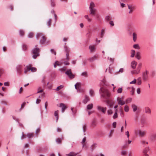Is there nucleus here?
Instances as JSON below:
<instances>
[{"mask_svg":"<svg viewBox=\"0 0 156 156\" xmlns=\"http://www.w3.org/2000/svg\"><path fill=\"white\" fill-rule=\"evenodd\" d=\"M99 92L101 97L109 98L111 96V93L106 86L101 87L100 89Z\"/></svg>","mask_w":156,"mask_h":156,"instance_id":"obj_1","label":"nucleus"},{"mask_svg":"<svg viewBox=\"0 0 156 156\" xmlns=\"http://www.w3.org/2000/svg\"><path fill=\"white\" fill-rule=\"evenodd\" d=\"M37 45L35 46V48L32 49L31 52L33 53V55H32V58L34 59H36L37 56H39L40 49L37 48Z\"/></svg>","mask_w":156,"mask_h":156,"instance_id":"obj_2","label":"nucleus"},{"mask_svg":"<svg viewBox=\"0 0 156 156\" xmlns=\"http://www.w3.org/2000/svg\"><path fill=\"white\" fill-rule=\"evenodd\" d=\"M95 6V4L93 2H91L90 3L89 6V10L90 11V13L92 16L95 15V12L96 9L94 8Z\"/></svg>","mask_w":156,"mask_h":156,"instance_id":"obj_3","label":"nucleus"},{"mask_svg":"<svg viewBox=\"0 0 156 156\" xmlns=\"http://www.w3.org/2000/svg\"><path fill=\"white\" fill-rule=\"evenodd\" d=\"M146 133V131L144 130L140 129L137 130V135L141 138L144 137Z\"/></svg>","mask_w":156,"mask_h":156,"instance_id":"obj_4","label":"nucleus"},{"mask_svg":"<svg viewBox=\"0 0 156 156\" xmlns=\"http://www.w3.org/2000/svg\"><path fill=\"white\" fill-rule=\"evenodd\" d=\"M49 42L50 41L47 40L46 38L44 36L42 38H41L39 42L40 44H41L44 45H48Z\"/></svg>","mask_w":156,"mask_h":156,"instance_id":"obj_5","label":"nucleus"},{"mask_svg":"<svg viewBox=\"0 0 156 156\" xmlns=\"http://www.w3.org/2000/svg\"><path fill=\"white\" fill-rule=\"evenodd\" d=\"M65 74L70 79H73L75 77V75L72 73L71 69L67 70L65 72Z\"/></svg>","mask_w":156,"mask_h":156,"instance_id":"obj_6","label":"nucleus"},{"mask_svg":"<svg viewBox=\"0 0 156 156\" xmlns=\"http://www.w3.org/2000/svg\"><path fill=\"white\" fill-rule=\"evenodd\" d=\"M16 68L17 73L19 75H20L23 71L22 66L21 65H18L16 66Z\"/></svg>","mask_w":156,"mask_h":156,"instance_id":"obj_7","label":"nucleus"},{"mask_svg":"<svg viewBox=\"0 0 156 156\" xmlns=\"http://www.w3.org/2000/svg\"><path fill=\"white\" fill-rule=\"evenodd\" d=\"M147 122L146 119L142 118L141 119L139 125L141 127H143L144 125L147 124Z\"/></svg>","mask_w":156,"mask_h":156,"instance_id":"obj_8","label":"nucleus"},{"mask_svg":"<svg viewBox=\"0 0 156 156\" xmlns=\"http://www.w3.org/2000/svg\"><path fill=\"white\" fill-rule=\"evenodd\" d=\"M97 109L98 111H101L103 113L105 114V113L106 110V107L103 108V107L101 106H97Z\"/></svg>","mask_w":156,"mask_h":156,"instance_id":"obj_9","label":"nucleus"},{"mask_svg":"<svg viewBox=\"0 0 156 156\" xmlns=\"http://www.w3.org/2000/svg\"><path fill=\"white\" fill-rule=\"evenodd\" d=\"M89 48L90 52H94L96 50L95 45H90L89 46Z\"/></svg>","mask_w":156,"mask_h":156,"instance_id":"obj_10","label":"nucleus"},{"mask_svg":"<svg viewBox=\"0 0 156 156\" xmlns=\"http://www.w3.org/2000/svg\"><path fill=\"white\" fill-rule=\"evenodd\" d=\"M150 149L149 147H146L145 148L143 151V156L149 155L147 153L149 151Z\"/></svg>","mask_w":156,"mask_h":156,"instance_id":"obj_11","label":"nucleus"},{"mask_svg":"<svg viewBox=\"0 0 156 156\" xmlns=\"http://www.w3.org/2000/svg\"><path fill=\"white\" fill-rule=\"evenodd\" d=\"M28 68V69H29V71H31L32 72H34L37 71V69L35 67H32L30 65L27 66Z\"/></svg>","mask_w":156,"mask_h":156,"instance_id":"obj_12","label":"nucleus"},{"mask_svg":"<svg viewBox=\"0 0 156 156\" xmlns=\"http://www.w3.org/2000/svg\"><path fill=\"white\" fill-rule=\"evenodd\" d=\"M98 57V56L94 55L92 57L88 58V60H89L90 62H93L94 61L97 60Z\"/></svg>","mask_w":156,"mask_h":156,"instance_id":"obj_13","label":"nucleus"},{"mask_svg":"<svg viewBox=\"0 0 156 156\" xmlns=\"http://www.w3.org/2000/svg\"><path fill=\"white\" fill-rule=\"evenodd\" d=\"M105 103L107 106L110 107H112L113 104V103L112 101L108 99H107L105 100Z\"/></svg>","mask_w":156,"mask_h":156,"instance_id":"obj_14","label":"nucleus"},{"mask_svg":"<svg viewBox=\"0 0 156 156\" xmlns=\"http://www.w3.org/2000/svg\"><path fill=\"white\" fill-rule=\"evenodd\" d=\"M59 107L61 108L62 112L63 113L65 110L66 109V107L65 105L63 103H60V104Z\"/></svg>","mask_w":156,"mask_h":156,"instance_id":"obj_15","label":"nucleus"},{"mask_svg":"<svg viewBox=\"0 0 156 156\" xmlns=\"http://www.w3.org/2000/svg\"><path fill=\"white\" fill-rule=\"evenodd\" d=\"M142 64L141 62H139L138 65V67L137 68V74L140 72V69L142 67Z\"/></svg>","mask_w":156,"mask_h":156,"instance_id":"obj_16","label":"nucleus"},{"mask_svg":"<svg viewBox=\"0 0 156 156\" xmlns=\"http://www.w3.org/2000/svg\"><path fill=\"white\" fill-rule=\"evenodd\" d=\"M144 111L146 114L150 115L151 114V109L148 107H146L144 109Z\"/></svg>","mask_w":156,"mask_h":156,"instance_id":"obj_17","label":"nucleus"},{"mask_svg":"<svg viewBox=\"0 0 156 156\" xmlns=\"http://www.w3.org/2000/svg\"><path fill=\"white\" fill-rule=\"evenodd\" d=\"M44 36V35L42 33H38L36 34V38L37 40H38L40 39H41Z\"/></svg>","mask_w":156,"mask_h":156,"instance_id":"obj_18","label":"nucleus"},{"mask_svg":"<svg viewBox=\"0 0 156 156\" xmlns=\"http://www.w3.org/2000/svg\"><path fill=\"white\" fill-rule=\"evenodd\" d=\"M136 66V63L134 61H132L131 63V67L133 69H135Z\"/></svg>","mask_w":156,"mask_h":156,"instance_id":"obj_19","label":"nucleus"},{"mask_svg":"<svg viewBox=\"0 0 156 156\" xmlns=\"http://www.w3.org/2000/svg\"><path fill=\"white\" fill-rule=\"evenodd\" d=\"M150 139L151 141L156 140V134L153 133L150 136Z\"/></svg>","mask_w":156,"mask_h":156,"instance_id":"obj_20","label":"nucleus"},{"mask_svg":"<svg viewBox=\"0 0 156 156\" xmlns=\"http://www.w3.org/2000/svg\"><path fill=\"white\" fill-rule=\"evenodd\" d=\"M117 100L118 101L119 104L121 105H123L126 103L124 101L121 100V98H117Z\"/></svg>","mask_w":156,"mask_h":156,"instance_id":"obj_21","label":"nucleus"},{"mask_svg":"<svg viewBox=\"0 0 156 156\" xmlns=\"http://www.w3.org/2000/svg\"><path fill=\"white\" fill-rule=\"evenodd\" d=\"M142 76L143 77V79L144 81H146L148 80V75L142 73Z\"/></svg>","mask_w":156,"mask_h":156,"instance_id":"obj_22","label":"nucleus"},{"mask_svg":"<svg viewBox=\"0 0 156 156\" xmlns=\"http://www.w3.org/2000/svg\"><path fill=\"white\" fill-rule=\"evenodd\" d=\"M78 153H75L74 152H71L69 154H67L66 155L67 156H76L77 155Z\"/></svg>","mask_w":156,"mask_h":156,"instance_id":"obj_23","label":"nucleus"},{"mask_svg":"<svg viewBox=\"0 0 156 156\" xmlns=\"http://www.w3.org/2000/svg\"><path fill=\"white\" fill-rule=\"evenodd\" d=\"M127 89H129L131 95H133V94L135 90V88H134L133 87H128Z\"/></svg>","mask_w":156,"mask_h":156,"instance_id":"obj_24","label":"nucleus"},{"mask_svg":"<svg viewBox=\"0 0 156 156\" xmlns=\"http://www.w3.org/2000/svg\"><path fill=\"white\" fill-rule=\"evenodd\" d=\"M58 110L56 111L55 112L54 116L56 117V122H57L58 119Z\"/></svg>","mask_w":156,"mask_h":156,"instance_id":"obj_25","label":"nucleus"},{"mask_svg":"<svg viewBox=\"0 0 156 156\" xmlns=\"http://www.w3.org/2000/svg\"><path fill=\"white\" fill-rule=\"evenodd\" d=\"M132 142L131 140H128V144L126 142L125 145H123L122 147V148L123 149L126 148L128 147V144H130Z\"/></svg>","mask_w":156,"mask_h":156,"instance_id":"obj_26","label":"nucleus"},{"mask_svg":"<svg viewBox=\"0 0 156 156\" xmlns=\"http://www.w3.org/2000/svg\"><path fill=\"white\" fill-rule=\"evenodd\" d=\"M89 94L90 97H93L94 96V90L90 89L89 91Z\"/></svg>","mask_w":156,"mask_h":156,"instance_id":"obj_27","label":"nucleus"},{"mask_svg":"<svg viewBox=\"0 0 156 156\" xmlns=\"http://www.w3.org/2000/svg\"><path fill=\"white\" fill-rule=\"evenodd\" d=\"M22 50L23 51H26L28 48V46L27 45L24 44H23L22 45Z\"/></svg>","mask_w":156,"mask_h":156,"instance_id":"obj_28","label":"nucleus"},{"mask_svg":"<svg viewBox=\"0 0 156 156\" xmlns=\"http://www.w3.org/2000/svg\"><path fill=\"white\" fill-rule=\"evenodd\" d=\"M93 107V105L92 104H90L87 105V110H90Z\"/></svg>","mask_w":156,"mask_h":156,"instance_id":"obj_29","label":"nucleus"},{"mask_svg":"<svg viewBox=\"0 0 156 156\" xmlns=\"http://www.w3.org/2000/svg\"><path fill=\"white\" fill-rule=\"evenodd\" d=\"M51 5L52 7H54L55 6L56 4L55 0H50Z\"/></svg>","mask_w":156,"mask_h":156,"instance_id":"obj_30","label":"nucleus"},{"mask_svg":"<svg viewBox=\"0 0 156 156\" xmlns=\"http://www.w3.org/2000/svg\"><path fill=\"white\" fill-rule=\"evenodd\" d=\"M97 147V144H94L91 146L90 149L91 151H93Z\"/></svg>","mask_w":156,"mask_h":156,"instance_id":"obj_31","label":"nucleus"},{"mask_svg":"<svg viewBox=\"0 0 156 156\" xmlns=\"http://www.w3.org/2000/svg\"><path fill=\"white\" fill-rule=\"evenodd\" d=\"M142 78L141 77H139L137 79V84L140 85L142 83Z\"/></svg>","mask_w":156,"mask_h":156,"instance_id":"obj_32","label":"nucleus"},{"mask_svg":"<svg viewBox=\"0 0 156 156\" xmlns=\"http://www.w3.org/2000/svg\"><path fill=\"white\" fill-rule=\"evenodd\" d=\"M105 34V30L104 29H102L101 30V37L102 38Z\"/></svg>","mask_w":156,"mask_h":156,"instance_id":"obj_33","label":"nucleus"},{"mask_svg":"<svg viewBox=\"0 0 156 156\" xmlns=\"http://www.w3.org/2000/svg\"><path fill=\"white\" fill-rule=\"evenodd\" d=\"M64 49L65 51L66 52H69L70 49L66 45H64Z\"/></svg>","mask_w":156,"mask_h":156,"instance_id":"obj_34","label":"nucleus"},{"mask_svg":"<svg viewBox=\"0 0 156 156\" xmlns=\"http://www.w3.org/2000/svg\"><path fill=\"white\" fill-rule=\"evenodd\" d=\"M135 51L132 50H131V57H133L135 55Z\"/></svg>","mask_w":156,"mask_h":156,"instance_id":"obj_35","label":"nucleus"},{"mask_svg":"<svg viewBox=\"0 0 156 156\" xmlns=\"http://www.w3.org/2000/svg\"><path fill=\"white\" fill-rule=\"evenodd\" d=\"M28 103V102H24L22 104H21V108H20V109H19V111H21V109H22V108H23L24 107L25 105L26 104V103Z\"/></svg>","mask_w":156,"mask_h":156,"instance_id":"obj_36","label":"nucleus"},{"mask_svg":"<svg viewBox=\"0 0 156 156\" xmlns=\"http://www.w3.org/2000/svg\"><path fill=\"white\" fill-rule=\"evenodd\" d=\"M81 75L85 77H87L88 75L87 72H84L81 73Z\"/></svg>","mask_w":156,"mask_h":156,"instance_id":"obj_37","label":"nucleus"},{"mask_svg":"<svg viewBox=\"0 0 156 156\" xmlns=\"http://www.w3.org/2000/svg\"><path fill=\"white\" fill-rule=\"evenodd\" d=\"M141 53L139 52H137V59L140 60L141 59Z\"/></svg>","mask_w":156,"mask_h":156,"instance_id":"obj_38","label":"nucleus"},{"mask_svg":"<svg viewBox=\"0 0 156 156\" xmlns=\"http://www.w3.org/2000/svg\"><path fill=\"white\" fill-rule=\"evenodd\" d=\"M80 83H76L75 85V88L77 90H78V87L79 86H80Z\"/></svg>","mask_w":156,"mask_h":156,"instance_id":"obj_39","label":"nucleus"},{"mask_svg":"<svg viewBox=\"0 0 156 156\" xmlns=\"http://www.w3.org/2000/svg\"><path fill=\"white\" fill-rule=\"evenodd\" d=\"M27 135L28 138L30 139L33 136L34 134L32 133H29L27 134Z\"/></svg>","mask_w":156,"mask_h":156,"instance_id":"obj_40","label":"nucleus"},{"mask_svg":"<svg viewBox=\"0 0 156 156\" xmlns=\"http://www.w3.org/2000/svg\"><path fill=\"white\" fill-rule=\"evenodd\" d=\"M63 87V86L62 85H61L59 86L57 88L55 89V90L56 91H58L59 90L61 89Z\"/></svg>","mask_w":156,"mask_h":156,"instance_id":"obj_41","label":"nucleus"},{"mask_svg":"<svg viewBox=\"0 0 156 156\" xmlns=\"http://www.w3.org/2000/svg\"><path fill=\"white\" fill-rule=\"evenodd\" d=\"M117 117H118V114L117 113V110L116 109L115 110V113L113 116V119H115L116 118H117Z\"/></svg>","mask_w":156,"mask_h":156,"instance_id":"obj_42","label":"nucleus"},{"mask_svg":"<svg viewBox=\"0 0 156 156\" xmlns=\"http://www.w3.org/2000/svg\"><path fill=\"white\" fill-rule=\"evenodd\" d=\"M89 101H90L89 98H85V99L83 101V102L84 104H86Z\"/></svg>","mask_w":156,"mask_h":156,"instance_id":"obj_43","label":"nucleus"},{"mask_svg":"<svg viewBox=\"0 0 156 156\" xmlns=\"http://www.w3.org/2000/svg\"><path fill=\"white\" fill-rule=\"evenodd\" d=\"M122 91V87H119L118 89L117 90V93H121Z\"/></svg>","mask_w":156,"mask_h":156,"instance_id":"obj_44","label":"nucleus"},{"mask_svg":"<svg viewBox=\"0 0 156 156\" xmlns=\"http://www.w3.org/2000/svg\"><path fill=\"white\" fill-rule=\"evenodd\" d=\"M105 19L106 21H109L111 20L112 18L110 16H107L105 17Z\"/></svg>","mask_w":156,"mask_h":156,"instance_id":"obj_45","label":"nucleus"},{"mask_svg":"<svg viewBox=\"0 0 156 156\" xmlns=\"http://www.w3.org/2000/svg\"><path fill=\"white\" fill-rule=\"evenodd\" d=\"M84 17L85 19L87 20L89 22H90L91 20L89 18L88 16L87 15H86L84 16Z\"/></svg>","mask_w":156,"mask_h":156,"instance_id":"obj_46","label":"nucleus"},{"mask_svg":"<svg viewBox=\"0 0 156 156\" xmlns=\"http://www.w3.org/2000/svg\"><path fill=\"white\" fill-rule=\"evenodd\" d=\"M34 35V34L33 32H30L29 33L28 36L29 38H31Z\"/></svg>","mask_w":156,"mask_h":156,"instance_id":"obj_47","label":"nucleus"},{"mask_svg":"<svg viewBox=\"0 0 156 156\" xmlns=\"http://www.w3.org/2000/svg\"><path fill=\"white\" fill-rule=\"evenodd\" d=\"M27 68H28V67L27 66H26V67L24 69V73L25 74H27V73L28 71H29V69H27Z\"/></svg>","mask_w":156,"mask_h":156,"instance_id":"obj_48","label":"nucleus"},{"mask_svg":"<svg viewBox=\"0 0 156 156\" xmlns=\"http://www.w3.org/2000/svg\"><path fill=\"white\" fill-rule=\"evenodd\" d=\"M37 93H41V95H42V96H41V97H44V93L43 92V90H40L38 91L37 92Z\"/></svg>","mask_w":156,"mask_h":156,"instance_id":"obj_49","label":"nucleus"},{"mask_svg":"<svg viewBox=\"0 0 156 156\" xmlns=\"http://www.w3.org/2000/svg\"><path fill=\"white\" fill-rule=\"evenodd\" d=\"M59 70H60L61 72H62V71H65L66 70V68L65 67H63L62 68L59 69Z\"/></svg>","mask_w":156,"mask_h":156,"instance_id":"obj_50","label":"nucleus"},{"mask_svg":"<svg viewBox=\"0 0 156 156\" xmlns=\"http://www.w3.org/2000/svg\"><path fill=\"white\" fill-rule=\"evenodd\" d=\"M132 108L134 112H135L136 110V106L135 105H132Z\"/></svg>","mask_w":156,"mask_h":156,"instance_id":"obj_51","label":"nucleus"},{"mask_svg":"<svg viewBox=\"0 0 156 156\" xmlns=\"http://www.w3.org/2000/svg\"><path fill=\"white\" fill-rule=\"evenodd\" d=\"M87 129V127L86 124H84L83 125V132L84 133Z\"/></svg>","mask_w":156,"mask_h":156,"instance_id":"obj_52","label":"nucleus"},{"mask_svg":"<svg viewBox=\"0 0 156 156\" xmlns=\"http://www.w3.org/2000/svg\"><path fill=\"white\" fill-rule=\"evenodd\" d=\"M124 110L126 112H128L129 111V108L128 106L126 105L124 108Z\"/></svg>","mask_w":156,"mask_h":156,"instance_id":"obj_53","label":"nucleus"},{"mask_svg":"<svg viewBox=\"0 0 156 156\" xmlns=\"http://www.w3.org/2000/svg\"><path fill=\"white\" fill-rule=\"evenodd\" d=\"M100 84H103V85H106V80L105 79H103L100 83Z\"/></svg>","mask_w":156,"mask_h":156,"instance_id":"obj_54","label":"nucleus"},{"mask_svg":"<svg viewBox=\"0 0 156 156\" xmlns=\"http://www.w3.org/2000/svg\"><path fill=\"white\" fill-rule=\"evenodd\" d=\"M19 34L21 36H23L24 34V32L22 30H19Z\"/></svg>","mask_w":156,"mask_h":156,"instance_id":"obj_55","label":"nucleus"},{"mask_svg":"<svg viewBox=\"0 0 156 156\" xmlns=\"http://www.w3.org/2000/svg\"><path fill=\"white\" fill-rule=\"evenodd\" d=\"M40 130L39 128H38L36 129L35 131L36 134L35 135L36 137H37L38 135L37 133H39L40 132Z\"/></svg>","mask_w":156,"mask_h":156,"instance_id":"obj_56","label":"nucleus"},{"mask_svg":"<svg viewBox=\"0 0 156 156\" xmlns=\"http://www.w3.org/2000/svg\"><path fill=\"white\" fill-rule=\"evenodd\" d=\"M136 34L135 33H133V39L134 41H135L136 39Z\"/></svg>","mask_w":156,"mask_h":156,"instance_id":"obj_57","label":"nucleus"},{"mask_svg":"<svg viewBox=\"0 0 156 156\" xmlns=\"http://www.w3.org/2000/svg\"><path fill=\"white\" fill-rule=\"evenodd\" d=\"M107 113H108V115H110L112 114L113 112H112V110L109 109L108 110Z\"/></svg>","mask_w":156,"mask_h":156,"instance_id":"obj_58","label":"nucleus"},{"mask_svg":"<svg viewBox=\"0 0 156 156\" xmlns=\"http://www.w3.org/2000/svg\"><path fill=\"white\" fill-rule=\"evenodd\" d=\"M95 15L96 19L98 21H99L100 20V18L99 17V16L97 14L96 15V14Z\"/></svg>","mask_w":156,"mask_h":156,"instance_id":"obj_59","label":"nucleus"},{"mask_svg":"<svg viewBox=\"0 0 156 156\" xmlns=\"http://www.w3.org/2000/svg\"><path fill=\"white\" fill-rule=\"evenodd\" d=\"M127 152L126 151L123 150L121 151V154L122 155H124L126 154Z\"/></svg>","mask_w":156,"mask_h":156,"instance_id":"obj_60","label":"nucleus"},{"mask_svg":"<svg viewBox=\"0 0 156 156\" xmlns=\"http://www.w3.org/2000/svg\"><path fill=\"white\" fill-rule=\"evenodd\" d=\"M92 126H94L96 125V121L95 120H93L92 122Z\"/></svg>","mask_w":156,"mask_h":156,"instance_id":"obj_61","label":"nucleus"},{"mask_svg":"<svg viewBox=\"0 0 156 156\" xmlns=\"http://www.w3.org/2000/svg\"><path fill=\"white\" fill-rule=\"evenodd\" d=\"M64 64L65 65H69V63L68 61H65L64 62Z\"/></svg>","mask_w":156,"mask_h":156,"instance_id":"obj_62","label":"nucleus"},{"mask_svg":"<svg viewBox=\"0 0 156 156\" xmlns=\"http://www.w3.org/2000/svg\"><path fill=\"white\" fill-rule=\"evenodd\" d=\"M51 19H49L48 20V22H47V25L48 26H50V24H51Z\"/></svg>","mask_w":156,"mask_h":156,"instance_id":"obj_63","label":"nucleus"},{"mask_svg":"<svg viewBox=\"0 0 156 156\" xmlns=\"http://www.w3.org/2000/svg\"><path fill=\"white\" fill-rule=\"evenodd\" d=\"M87 64V61L86 60H85L83 61V65L84 66L86 65Z\"/></svg>","mask_w":156,"mask_h":156,"instance_id":"obj_64","label":"nucleus"}]
</instances>
